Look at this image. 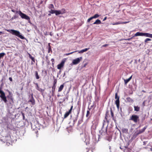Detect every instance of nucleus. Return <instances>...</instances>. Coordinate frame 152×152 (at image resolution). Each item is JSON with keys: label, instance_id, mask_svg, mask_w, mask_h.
I'll list each match as a JSON object with an SVG mask.
<instances>
[{"label": "nucleus", "instance_id": "nucleus-1", "mask_svg": "<svg viewBox=\"0 0 152 152\" xmlns=\"http://www.w3.org/2000/svg\"><path fill=\"white\" fill-rule=\"evenodd\" d=\"M7 31L10 32L12 34L22 39H24L25 38L20 34L19 31L13 29L7 30Z\"/></svg>", "mask_w": 152, "mask_h": 152}, {"label": "nucleus", "instance_id": "nucleus-2", "mask_svg": "<svg viewBox=\"0 0 152 152\" xmlns=\"http://www.w3.org/2000/svg\"><path fill=\"white\" fill-rule=\"evenodd\" d=\"M15 12L18 13L22 19H25L26 20H28V21L30 20V18H29V17L28 16L26 15V14L22 12L21 11H16Z\"/></svg>", "mask_w": 152, "mask_h": 152}, {"label": "nucleus", "instance_id": "nucleus-3", "mask_svg": "<svg viewBox=\"0 0 152 152\" xmlns=\"http://www.w3.org/2000/svg\"><path fill=\"white\" fill-rule=\"evenodd\" d=\"M139 117L137 115H132L130 117L129 119V120L133 121L135 123H137L139 121Z\"/></svg>", "mask_w": 152, "mask_h": 152}, {"label": "nucleus", "instance_id": "nucleus-4", "mask_svg": "<svg viewBox=\"0 0 152 152\" xmlns=\"http://www.w3.org/2000/svg\"><path fill=\"white\" fill-rule=\"evenodd\" d=\"M1 88L0 87V94H1L0 97L1 98L4 102L6 103L7 102V100L5 94L3 91L1 90Z\"/></svg>", "mask_w": 152, "mask_h": 152}, {"label": "nucleus", "instance_id": "nucleus-5", "mask_svg": "<svg viewBox=\"0 0 152 152\" xmlns=\"http://www.w3.org/2000/svg\"><path fill=\"white\" fill-rule=\"evenodd\" d=\"M104 124L103 125V126L101 129V130L100 131L101 134L102 136L106 135L107 133V127L105 128H104Z\"/></svg>", "mask_w": 152, "mask_h": 152}, {"label": "nucleus", "instance_id": "nucleus-6", "mask_svg": "<svg viewBox=\"0 0 152 152\" xmlns=\"http://www.w3.org/2000/svg\"><path fill=\"white\" fill-rule=\"evenodd\" d=\"M82 57H81L79 58H78L73 60L72 62L73 64L75 65L78 64L82 59Z\"/></svg>", "mask_w": 152, "mask_h": 152}, {"label": "nucleus", "instance_id": "nucleus-7", "mask_svg": "<svg viewBox=\"0 0 152 152\" xmlns=\"http://www.w3.org/2000/svg\"><path fill=\"white\" fill-rule=\"evenodd\" d=\"M73 108V106L72 105L70 109L69 110V111H68L66 112L64 115V118H66L71 113Z\"/></svg>", "mask_w": 152, "mask_h": 152}, {"label": "nucleus", "instance_id": "nucleus-8", "mask_svg": "<svg viewBox=\"0 0 152 152\" xmlns=\"http://www.w3.org/2000/svg\"><path fill=\"white\" fill-rule=\"evenodd\" d=\"M147 128V126H145L142 129L137 130V131L136 132V134H137V135H139V134H140L143 132L145 131V129H146Z\"/></svg>", "mask_w": 152, "mask_h": 152}, {"label": "nucleus", "instance_id": "nucleus-9", "mask_svg": "<svg viewBox=\"0 0 152 152\" xmlns=\"http://www.w3.org/2000/svg\"><path fill=\"white\" fill-rule=\"evenodd\" d=\"M64 63L65 61L62 60L61 63L57 65L58 69H61L64 66Z\"/></svg>", "mask_w": 152, "mask_h": 152}, {"label": "nucleus", "instance_id": "nucleus-10", "mask_svg": "<svg viewBox=\"0 0 152 152\" xmlns=\"http://www.w3.org/2000/svg\"><path fill=\"white\" fill-rule=\"evenodd\" d=\"M31 99L28 101V102H31L32 104L34 105L35 104V101L34 98L33 94H31Z\"/></svg>", "mask_w": 152, "mask_h": 152}, {"label": "nucleus", "instance_id": "nucleus-11", "mask_svg": "<svg viewBox=\"0 0 152 152\" xmlns=\"http://www.w3.org/2000/svg\"><path fill=\"white\" fill-rule=\"evenodd\" d=\"M144 33L137 32L134 34L133 37L138 36H144Z\"/></svg>", "mask_w": 152, "mask_h": 152}, {"label": "nucleus", "instance_id": "nucleus-12", "mask_svg": "<svg viewBox=\"0 0 152 152\" xmlns=\"http://www.w3.org/2000/svg\"><path fill=\"white\" fill-rule=\"evenodd\" d=\"M35 84L36 85V89L39 91L41 92H43L44 91V89H42L41 88H39V87L38 84L37 83H35Z\"/></svg>", "mask_w": 152, "mask_h": 152}, {"label": "nucleus", "instance_id": "nucleus-13", "mask_svg": "<svg viewBox=\"0 0 152 152\" xmlns=\"http://www.w3.org/2000/svg\"><path fill=\"white\" fill-rule=\"evenodd\" d=\"M115 104L116 105L117 107L118 110L119 109V104H120V101L119 99H116L115 101Z\"/></svg>", "mask_w": 152, "mask_h": 152}, {"label": "nucleus", "instance_id": "nucleus-14", "mask_svg": "<svg viewBox=\"0 0 152 152\" xmlns=\"http://www.w3.org/2000/svg\"><path fill=\"white\" fill-rule=\"evenodd\" d=\"M56 86H53L52 87V95L53 96L54 94H55V89L56 88Z\"/></svg>", "mask_w": 152, "mask_h": 152}, {"label": "nucleus", "instance_id": "nucleus-15", "mask_svg": "<svg viewBox=\"0 0 152 152\" xmlns=\"http://www.w3.org/2000/svg\"><path fill=\"white\" fill-rule=\"evenodd\" d=\"M144 36L152 38V34L149 33H144Z\"/></svg>", "mask_w": 152, "mask_h": 152}, {"label": "nucleus", "instance_id": "nucleus-16", "mask_svg": "<svg viewBox=\"0 0 152 152\" xmlns=\"http://www.w3.org/2000/svg\"><path fill=\"white\" fill-rule=\"evenodd\" d=\"M101 23V21L99 19L96 20V21L93 23L94 24H99Z\"/></svg>", "mask_w": 152, "mask_h": 152}, {"label": "nucleus", "instance_id": "nucleus-17", "mask_svg": "<svg viewBox=\"0 0 152 152\" xmlns=\"http://www.w3.org/2000/svg\"><path fill=\"white\" fill-rule=\"evenodd\" d=\"M127 102L131 103H132L133 102V100L130 97H127L126 98Z\"/></svg>", "mask_w": 152, "mask_h": 152}, {"label": "nucleus", "instance_id": "nucleus-18", "mask_svg": "<svg viewBox=\"0 0 152 152\" xmlns=\"http://www.w3.org/2000/svg\"><path fill=\"white\" fill-rule=\"evenodd\" d=\"M132 76L130 77L129 78L126 80H124L125 84H126L132 79Z\"/></svg>", "mask_w": 152, "mask_h": 152}, {"label": "nucleus", "instance_id": "nucleus-19", "mask_svg": "<svg viewBox=\"0 0 152 152\" xmlns=\"http://www.w3.org/2000/svg\"><path fill=\"white\" fill-rule=\"evenodd\" d=\"M64 87V84H63L62 85H61L58 88V92H60L61 91H62V90L63 89V88Z\"/></svg>", "mask_w": 152, "mask_h": 152}, {"label": "nucleus", "instance_id": "nucleus-20", "mask_svg": "<svg viewBox=\"0 0 152 152\" xmlns=\"http://www.w3.org/2000/svg\"><path fill=\"white\" fill-rule=\"evenodd\" d=\"M89 49V48H86L80 51L79 52V53H82L85 52H86Z\"/></svg>", "mask_w": 152, "mask_h": 152}, {"label": "nucleus", "instance_id": "nucleus-21", "mask_svg": "<svg viewBox=\"0 0 152 152\" xmlns=\"http://www.w3.org/2000/svg\"><path fill=\"white\" fill-rule=\"evenodd\" d=\"M134 110L135 111L138 112L140 111V107L138 106H134Z\"/></svg>", "mask_w": 152, "mask_h": 152}, {"label": "nucleus", "instance_id": "nucleus-22", "mask_svg": "<svg viewBox=\"0 0 152 152\" xmlns=\"http://www.w3.org/2000/svg\"><path fill=\"white\" fill-rule=\"evenodd\" d=\"M29 57L30 58H31V60L34 62H35V60L34 58L30 54H29Z\"/></svg>", "mask_w": 152, "mask_h": 152}, {"label": "nucleus", "instance_id": "nucleus-23", "mask_svg": "<svg viewBox=\"0 0 152 152\" xmlns=\"http://www.w3.org/2000/svg\"><path fill=\"white\" fill-rule=\"evenodd\" d=\"M48 53H50V52H52V49L51 48V47L50 46V43H49L48 44Z\"/></svg>", "mask_w": 152, "mask_h": 152}, {"label": "nucleus", "instance_id": "nucleus-24", "mask_svg": "<svg viewBox=\"0 0 152 152\" xmlns=\"http://www.w3.org/2000/svg\"><path fill=\"white\" fill-rule=\"evenodd\" d=\"M35 74L36 79H39V77L38 75L37 72V71L35 72Z\"/></svg>", "mask_w": 152, "mask_h": 152}, {"label": "nucleus", "instance_id": "nucleus-25", "mask_svg": "<svg viewBox=\"0 0 152 152\" xmlns=\"http://www.w3.org/2000/svg\"><path fill=\"white\" fill-rule=\"evenodd\" d=\"M55 14L56 15H58L60 14H61V13L60 10H56Z\"/></svg>", "mask_w": 152, "mask_h": 152}, {"label": "nucleus", "instance_id": "nucleus-26", "mask_svg": "<svg viewBox=\"0 0 152 152\" xmlns=\"http://www.w3.org/2000/svg\"><path fill=\"white\" fill-rule=\"evenodd\" d=\"M128 22H117L113 24V25H118L120 24H126Z\"/></svg>", "mask_w": 152, "mask_h": 152}, {"label": "nucleus", "instance_id": "nucleus-27", "mask_svg": "<svg viewBox=\"0 0 152 152\" xmlns=\"http://www.w3.org/2000/svg\"><path fill=\"white\" fill-rule=\"evenodd\" d=\"M48 8L49 9H54V6L53 4H49L48 6Z\"/></svg>", "mask_w": 152, "mask_h": 152}, {"label": "nucleus", "instance_id": "nucleus-28", "mask_svg": "<svg viewBox=\"0 0 152 152\" xmlns=\"http://www.w3.org/2000/svg\"><path fill=\"white\" fill-rule=\"evenodd\" d=\"M122 131L124 133H127L128 132V130L127 129L124 128L122 129Z\"/></svg>", "mask_w": 152, "mask_h": 152}, {"label": "nucleus", "instance_id": "nucleus-29", "mask_svg": "<svg viewBox=\"0 0 152 152\" xmlns=\"http://www.w3.org/2000/svg\"><path fill=\"white\" fill-rule=\"evenodd\" d=\"M55 11H56V10H55L51 9L50 10V11H49V12L50 13H51L52 14H53L54 13H55Z\"/></svg>", "mask_w": 152, "mask_h": 152}, {"label": "nucleus", "instance_id": "nucleus-30", "mask_svg": "<svg viewBox=\"0 0 152 152\" xmlns=\"http://www.w3.org/2000/svg\"><path fill=\"white\" fill-rule=\"evenodd\" d=\"M100 15L98 14H95L94 16H92L93 19L96 18H98Z\"/></svg>", "mask_w": 152, "mask_h": 152}, {"label": "nucleus", "instance_id": "nucleus-31", "mask_svg": "<svg viewBox=\"0 0 152 152\" xmlns=\"http://www.w3.org/2000/svg\"><path fill=\"white\" fill-rule=\"evenodd\" d=\"M60 11L61 14H62L65 13V10L64 9H62L61 10H60Z\"/></svg>", "mask_w": 152, "mask_h": 152}, {"label": "nucleus", "instance_id": "nucleus-32", "mask_svg": "<svg viewBox=\"0 0 152 152\" xmlns=\"http://www.w3.org/2000/svg\"><path fill=\"white\" fill-rule=\"evenodd\" d=\"M115 98L116 99H119V96H118L117 92L115 93Z\"/></svg>", "mask_w": 152, "mask_h": 152}, {"label": "nucleus", "instance_id": "nucleus-33", "mask_svg": "<svg viewBox=\"0 0 152 152\" xmlns=\"http://www.w3.org/2000/svg\"><path fill=\"white\" fill-rule=\"evenodd\" d=\"M151 40V39L149 38H146L145 40V44L148 43V42L149 41H150Z\"/></svg>", "mask_w": 152, "mask_h": 152}, {"label": "nucleus", "instance_id": "nucleus-34", "mask_svg": "<svg viewBox=\"0 0 152 152\" xmlns=\"http://www.w3.org/2000/svg\"><path fill=\"white\" fill-rule=\"evenodd\" d=\"M88 109H89V110H88L87 111V113H86V117H87L88 116L90 113V109L89 108H88Z\"/></svg>", "mask_w": 152, "mask_h": 152}, {"label": "nucleus", "instance_id": "nucleus-35", "mask_svg": "<svg viewBox=\"0 0 152 152\" xmlns=\"http://www.w3.org/2000/svg\"><path fill=\"white\" fill-rule=\"evenodd\" d=\"M5 55V53H0V59L3 57Z\"/></svg>", "mask_w": 152, "mask_h": 152}, {"label": "nucleus", "instance_id": "nucleus-36", "mask_svg": "<svg viewBox=\"0 0 152 152\" xmlns=\"http://www.w3.org/2000/svg\"><path fill=\"white\" fill-rule=\"evenodd\" d=\"M57 82V80L56 79H55L53 81V86H56V84Z\"/></svg>", "mask_w": 152, "mask_h": 152}, {"label": "nucleus", "instance_id": "nucleus-37", "mask_svg": "<svg viewBox=\"0 0 152 152\" xmlns=\"http://www.w3.org/2000/svg\"><path fill=\"white\" fill-rule=\"evenodd\" d=\"M18 18V15H15L11 19H12V20L15 19L16 18Z\"/></svg>", "mask_w": 152, "mask_h": 152}, {"label": "nucleus", "instance_id": "nucleus-38", "mask_svg": "<svg viewBox=\"0 0 152 152\" xmlns=\"http://www.w3.org/2000/svg\"><path fill=\"white\" fill-rule=\"evenodd\" d=\"M110 112H111V116H112V117L113 118H114L113 113V111L112 110L111 108Z\"/></svg>", "mask_w": 152, "mask_h": 152}, {"label": "nucleus", "instance_id": "nucleus-39", "mask_svg": "<svg viewBox=\"0 0 152 152\" xmlns=\"http://www.w3.org/2000/svg\"><path fill=\"white\" fill-rule=\"evenodd\" d=\"M93 19V18L92 16L90 17V18H88V20H87V22L88 23H89L90 21Z\"/></svg>", "mask_w": 152, "mask_h": 152}, {"label": "nucleus", "instance_id": "nucleus-40", "mask_svg": "<svg viewBox=\"0 0 152 152\" xmlns=\"http://www.w3.org/2000/svg\"><path fill=\"white\" fill-rule=\"evenodd\" d=\"M77 52V51H75L72 52L70 53H66V56H68V55H69L71 54H72L73 53H75V52Z\"/></svg>", "mask_w": 152, "mask_h": 152}, {"label": "nucleus", "instance_id": "nucleus-41", "mask_svg": "<svg viewBox=\"0 0 152 152\" xmlns=\"http://www.w3.org/2000/svg\"><path fill=\"white\" fill-rule=\"evenodd\" d=\"M108 113H109L108 111V110L106 112V114L105 116V118L106 119H107V115L108 114Z\"/></svg>", "mask_w": 152, "mask_h": 152}, {"label": "nucleus", "instance_id": "nucleus-42", "mask_svg": "<svg viewBox=\"0 0 152 152\" xmlns=\"http://www.w3.org/2000/svg\"><path fill=\"white\" fill-rule=\"evenodd\" d=\"M78 116V115H77L76 117V118L75 119L73 120L74 123L76 122L77 121V120Z\"/></svg>", "mask_w": 152, "mask_h": 152}, {"label": "nucleus", "instance_id": "nucleus-43", "mask_svg": "<svg viewBox=\"0 0 152 152\" xmlns=\"http://www.w3.org/2000/svg\"><path fill=\"white\" fill-rule=\"evenodd\" d=\"M83 122V120L81 119L80 120H79L78 121V124H80L82 122Z\"/></svg>", "mask_w": 152, "mask_h": 152}, {"label": "nucleus", "instance_id": "nucleus-44", "mask_svg": "<svg viewBox=\"0 0 152 152\" xmlns=\"http://www.w3.org/2000/svg\"><path fill=\"white\" fill-rule=\"evenodd\" d=\"M51 61L52 62V64H53L54 62V59L53 58H52L51 60Z\"/></svg>", "mask_w": 152, "mask_h": 152}, {"label": "nucleus", "instance_id": "nucleus-45", "mask_svg": "<svg viewBox=\"0 0 152 152\" xmlns=\"http://www.w3.org/2000/svg\"><path fill=\"white\" fill-rule=\"evenodd\" d=\"M87 149V151H86V152H89L90 151H91L92 152H93V151H92V149H90L89 150L88 149Z\"/></svg>", "mask_w": 152, "mask_h": 152}, {"label": "nucleus", "instance_id": "nucleus-46", "mask_svg": "<svg viewBox=\"0 0 152 152\" xmlns=\"http://www.w3.org/2000/svg\"><path fill=\"white\" fill-rule=\"evenodd\" d=\"M108 44H105V45H103L102 46L103 47H106L108 46Z\"/></svg>", "mask_w": 152, "mask_h": 152}, {"label": "nucleus", "instance_id": "nucleus-47", "mask_svg": "<svg viewBox=\"0 0 152 152\" xmlns=\"http://www.w3.org/2000/svg\"><path fill=\"white\" fill-rule=\"evenodd\" d=\"M9 79L11 81H12V78L11 77H10L9 78Z\"/></svg>", "mask_w": 152, "mask_h": 152}, {"label": "nucleus", "instance_id": "nucleus-48", "mask_svg": "<svg viewBox=\"0 0 152 152\" xmlns=\"http://www.w3.org/2000/svg\"><path fill=\"white\" fill-rule=\"evenodd\" d=\"M107 18V17H105L104 18L103 20V21L105 20H106Z\"/></svg>", "mask_w": 152, "mask_h": 152}, {"label": "nucleus", "instance_id": "nucleus-49", "mask_svg": "<svg viewBox=\"0 0 152 152\" xmlns=\"http://www.w3.org/2000/svg\"><path fill=\"white\" fill-rule=\"evenodd\" d=\"M132 37L129 38H128V39H126V40H130L131 39H132Z\"/></svg>", "mask_w": 152, "mask_h": 152}, {"label": "nucleus", "instance_id": "nucleus-50", "mask_svg": "<svg viewBox=\"0 0 152 152\" xmlns=\"http://www.w3.org/2000/svg\"><path fill=\"white\" fill-rule=\"evenodd\" d=\"M13 12H15V10H11Z\"/></svg>", "mask_w": 152, "mask_h": 152}, {"label": "nucleus", "instance_id": "nucleus-51", "mask_svg": "<svg viewBox=\"0 0 152 152\" xmlns=\"http://www.w3.org/2000/svg\"><path fill=\"white\" fill-rule=\"evenodd\" d=\"M51 13H49V14H48V16H50V15H51Z\"/></svg>", "mask_w": 152, "mask_h": 152}, {"label": "nucleus", "instance_id": "nucleus-52", "mask_svg": "<svg viewBox=\"0 0 152 152\" xmlns=\"http://www.w3.org/2000/svg\"><path fill=\"white\" fill-rule=\"evenodd\" d=\"M142 92H144V93H145L146 92V91L144 90H142Z\"/></svg>", "mask_w": 152, "mask_h": 152}, {"label": "nucleus", "instance_id": "nucleus-53", "mask_svg": "<svg viewBox=\"0 0 152 152\" xmlns=\"http://www.w3.org/2000/svg\"><path fill=\"white\" fill-rule=\"evenodd\" d=\"M11 99L12 100H13V99H12V97H11Z\"/></svg>", "mask_w": 152, "mask_h": 152}, {"label": "nucleus", "instance_id": "nucleus-54", "mask_svg": "<svg viewBox=\"0 0 152 152\" xmlns=\"http://www.w3.org/2000/svg\"><path fill=\"white\" fill-rule=\"evenodd\" d=\"M2 32H1V31H0V34H1V33H2Z\"/></svg>", "mask_w": 152, "mask_h": 152}, {"label": "nucleus", "instance_id": "nucleus-55", "mask_svg": "<svg viewBox=\"0 0 152 152\" xmlns=\"http://www.w3.org/2000/svg\"><path fill=\"white\" fill-rule=\"evenodd\" d=\"M151 150L152 151V148L151 149Z\"/></svg>", "mask_w": 152, "mask_h": 152}, {"label": "nucleus", "instance_id": "nucleus-56", "mask_svg": "<svg viewBox=\"0 0 152 152\" xmlns=\"http://www.w3.org/2000/svg\"><path fill=\"white\" fill-rule=\"evenodd\" d=\"M120 149H122L120 147Z\"/></svg>", "mask_w": 152, "mask_h": 152}, {"label": "nucleus", "instance_id": "nucleus-57", "mask_svg": "<svg viewBox=\"0 0 152 152\" xmlns=\"http://www.w3.org/2000/svg\"><path fill=\"white\" fill-rule=\"evenodd\" d=\"M42 2H41V3H42Z\"/></svg>", "mask_w": 152, "mask_h": 152}]
</instances>
